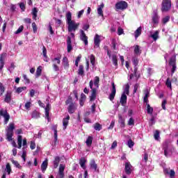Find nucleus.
I'll return each instance as SVG.
<instances>
[{
  "label": "nucleus",
  "instance_id": "1",
  "mask_svg": "<svg viewBox=\"0 0 178 178\" xmlns=\"http://www.w3.org/2000/svg\"><path fill=\"white\" fill-rule=\"evenodd\" d=\"M66 23L67 24L68 33H70V36L67 38V52H71L73 47H72V38H74V31L79 29L80 23L76 22L74 20H72V13L67 12L65 15Z\"/></svg>",
  "mask_w": 178,
  "mask_h": 178
},
{
  "label": "nucleus",
  "instance_id": "2",
  "mask_svg": "<svg viewBox=\"0 0 178 178\" xmlns=\"http://www.w3.org/2000/svg\"><path fill=\"white\" fill-rule=\"evenodd\" d=\"M13 130H15V123H10L6 129V138L8 141H12L13 137Z\"/></svg>",
  "mask_w": 178,
  "mask_h": 178
},
{
  "label": "nucleus",
  "instance_id": "3",
  "mask_svg": "<svg viewBox=\"0 0 178 178\" xmlns=\"http://www.w3.org/2000/svg\"><path fill=\"white\" fill-rule=\"evenodd\" d=\"M163 149L164 151V155L167 158H168V156H171L172 154H173V151H175V148L169 147L168 143L163 144Z\"/></svg>",
  "mask_w": 178,
  "mask_h": 178
},
{
  "label": "nucleus",
  "instance_id": "4",
  "mask_svg": "<svg viewBox=\"0 0 178 178\" xmlns=\"http://www.w3.org/2000/svg\"><path fill=\"white\" fill-rule=\"evenodd\" d=\"M115 9L116 10H124V9H127V2L124 1H120L115 3Z\"/></svg>",
  "mask_w": 178,
  "mask_h": 178
},
{
  "label": "nucleus",
  "instance_id": "5",
  "mask_svg": "<svg viewBox=\"0 0 178 178\" xmlns=\"http://www.w3.org/2000/svg\"><path fill=\"white\" fill-rule=\"evenodd\" d=\"M0 116H3V118H4V124H8L9 119H10V115L8 113V111L1 108L0 110Z\"/></svg>",
  "mask_w": 178,
  "mask_h": 178
},
{
  "label": "nucleus",
  "instance_id": "6",
  "mask_svg": "<svg viewBox=\"0 0 178 178\" xmlns=\"http://www.w3.org/2000/svg\"><path fill=\"white\" fill-rule=\"evenodd\" d=\"M170 8H172V2L170 0H163L161 8L162 11L168 12Z\"/></svg>",
  "mask_w": 178,
  "mask_h": 178
},
{
  "label": "nucleus",
  "instance_id": "7",
  "mask_svg": "<svg viewBox=\"0 0 178 178\" xmlns=\"http://www.w3.org/2000/svg\"><path fill=\"white\" fill-rule=\"evenodd\" d=\"M90 88L92 90V94L90 97V99L91 102L95 101L97 98V88H92V86H94V81H90L89 83Z\"/></svg>",
  "mask_w": 178,
  "mask_h": 178
},
{
  "label": "nucleus",
  "instance_id": "8",
  "mask_svg": "<svg viewBox=\"0 0 178 178\" xmlns=\"http://www.w3.org/2000/svg\"><path fill=\"white\" fill-rule=\"evenodd\" d=\"M53 68L55 72H59V67L57 65H60V57L54 58L52 59Z\"/></svg>",
  "mask_w": 178,
  "mask_h": 178
},
{
  "label": "nucleus",
  "instance_id": "9",
  "mask_svg": "<svg viewBox=\"0 0 178 178\" xmlns=\"http://www.w3.org/2000/svg\"><path fill=\"white\" fill-rule=\"evenodd\" d=\"M66 166L63 164H60L59 166L58 173L56 178H63L65 177V168Z\"/></svg>",
  "mask_w": 178,
  "mask_h": 178
},
{
  "label": "nucleus",
  "instance_id": "10",
  "mask_svg": "<svg viewBox=\"0 0 178 178\" xmlns=\"http://www.w3.org/2000/svg\"><path fill=\"white\" fill-rule=\"evenodd\" d=\"M112 86V90L111 93L109 95V99L110 101H113L115 99V95H116V86L115 85L114 82L111 83Z\"/></svg>",
  "mask_w": 178,
  "mask_h": 178
},
{
  "label": "nucleus",
  "instance_id": "11",
  "mask_svg": "<svg viewBox=\"0 0 178 178\" xmlns=\"http://www.w3.org/2000/svg\"><path fill=\"white\" fill-rule=\"evenodd\" d=\"M80 33V39L81 40V41L84 42L85 45H88V37L86 35V33H84V31L81 30Z\"/></svg>",
  "mask_w": 178,
  "mask_h": 178
},
{
  "label": "nucleus",
  "instance_id": "12",
  "mask_svg": "<svg viewBox=\"0 0 178 178\" xmlns=\"http://www.w3.org/2000/svg\"><path fill=\"white\" fill-rule=\"evenodd\" d=\"M169 65L172 67L171 70L172 73H175V72H176V58H170Z\"/></svg>",
  "mask_w": 178,
  "mask_h": 178
},
{
  "label": "nucleus",
  "instance_id": "13",
  "mask_svg": "<svg viewBox=\"0 0 178 178\" xmlns=\"http://www.w3.org/2000/svg\"><path fill=\"white\" fill-rule=\"evenodd\" d=\"M107 55L109 58L111 56V60L115 66H118V56L116 54L111 55V51L109 50L107 51Z\"/></svg>",
  "mask_w": 178,
  "mask_h": 178
},
{
  "label": "nucleus",
  "instance_id": "14",
  "mask_svg": "<svg viewBox=\"0 0 178 178\" xmlns=\"http://www.w3.org/2000/svg\"><path fill=\"white\" fill-rule=\"evenodd\" d=\"M101 43V36L96 34L94 37L95 48H99V44Z\"/></svg>",
  "mask_w": 178,
  "mask_h": 178
},
{
  "label": "nucleus",
  "instance_id": "15",
  "mask_svg": "<svg viewBox=\"0 0 178 178\" xmlns=\"http://www.w3.org/2000/svg\"><path fill=\"white\" fill-rule=\"evenodd\" d=\"M90 169L92 170H94V172H99V170H98V165H97V163H95V160H91L90 163Z\"/></svg>",
  "mask_w": 178,
  "mask_h": 178
},
{
  "label": "nucleus",
  "instance_id": "16",
  "mask_svg": "<svg viewBox=\"0 0 178 178\" xmlns=\"http://www.w3.org/2000/svg\"><path fill=\"white\" fill-rule=\"evenodd\" d=\"M69 120H70V116L67 115L65 118L63 119V130H66L68 124H69Z\"/></svg>",
  "mask_w": 178,
  "mask_h": 178
},
{
  "label": "nucleus",
  "instance_id": "17",
  "mask_svg": "<svg viewBox=\"0 0 178 178\" xmlns=\"http://www.w3.org/2000/svg\"><path fill=\"white\" fill-rule=\"evenodd\" d=\"M10 101H12V92L7 91L4 98V102H6L7 104H10Z\"/></svg>",
  "mask_w": 178,
  "mask_h": 178
},
{
  "label": "nucleus",
  "instance_id": "18",
  "mask_svg": "<svg viewBox=\"0 0 178 178\" xmlns=\"http://www.w3.org/2000/svg\"><path fill=\"white\" fill-rule=\"evenodd\" d=\"M45 111V118L49 122V111H51V104H47V106L44 108Z\"/></svg>",
  "mask_w": 178,
  "mask_h": 178
},
{
  "label": "nucleus",
  "instance_id": "19",
  "mask_svg": "<svg viewBox=\"0 0 178 178\" xmlns=\"http://www.w3.org/2000/svg\"><path fill=\"white\" fill-rule=\"evenodd\" d=\"M120 102L122 106H124L127 104V95L122 94Z\"/></svg>",
  "mask_w": 178,
  "mask_h": 178
},
{
  "label": "nucleus",
  "instance_id": "20",
  "mask_svg": "<svg viewBox=\"0 0 178 178\" xmlns=\"http://www.w3.org/2000/svg\"><path fill=\"white\" fill-rule=\"evenodd\" d=\"M152 20L154 24H158V23H159V17L158 16L156 12L154 13Z\"/></svg>",
  "mask_w": 178,
  "mask_h": 178
},
{
  "label": "nucleus",
  "instance_id": "21",
  "mask_svg": "<svg viewBox=\"0 0 178 178\" xmlns=\"http://www.w3.org/2000/svg\"><path fill=\"white\" fill-rule=\"evenodd\" d=\"M125 173H127V175L131 173V164L129 162L125 163Z\"/></svg>",
  "mask_w": 178,
  "mask_h": 178
},
{
  "label": "nucleus",
  "instance_id": "22",
  "mask_svg": "<svg viewBox=\"0 0 178 178\" xmlns=\"http://www.w3.org/2000/svg\"><path fill=\"white\" fill-rule=\"evenodd\" d=\"M130 85L129 83H127L124 86V91L122 95H129L130 94Z\"/></svg>",
  "mask_w": 178,
  "mask_h": 178
},
{
  "label": "nucleus",
  "instance_id": "23",
  "mask_svg": "<svg viewBox=\"0 0 178 178\" xmlns=\"http://www.w3.org/2000/svg\"><path fill=\"white\" fill-rule=\"evenodd\" d=\"M47 168H48V160L46 159L44 161L42 162L41 165V170L42 173H45V171L47 170Z\"/></svg>",
  "mask_w": 178,
  "mask_h": 178
},
{
  "label": "nucleus",
  "instance_id": "24",
  "mask_svg": "<svg viewBox=\"0 0 178 178\" xmlns=\"http://www.w3.org/2000/svg\"><path fill=\"white\" fill-rule=\"evenodd\" d=\"M86 99H87V96H86V95H84L83 93H81V99L79 100V105L81 106H84V102H86Z\"/></svg>",
  "mask_w": 178,
  "mask_h": 178
},
{
  "label": "nucleus",
  "instance_id": "25",
  "mask_svg": "<svg viewBox=\"0 0 178 178\" xmlns=\"http://www.w3.org/2000/svg\"><path fill=\"white\" fill-rule=\"evenodd\" d=\"M141 31H143V28L141 26L138 27L134 32L135 38H138L141 35Z\"/></svg>",
  "mask_w": 178,
  "mask_h": 178
},
{
  "label": "nucleus",
  "instance_id": "26",
  "mask_svg": "<svg viewBox=\"0 0 178 178\" xmlns=\"http://www.w3.org/2000/svg\"><path fill=\"white\" fill-rule=\"evenodd\" d=\"M38 13V9L37 8H33L31 12L33 20H37V16Z\"/></svg>",
  "mask_w": 178,
  "mask_h": 178
},
{
  "label": "nucleus",
  "instance_id": "27",
  "mask_svg": "<svg viewBox=\"0 0 178 178\" xmlns=\"http://www.w3.org/2000/svg\"><path fill=\"white\" fill-rule=\"evenodd\" d=\"M150 37L154 40V41H156V40L159 38V31H156L154 33H152Z\"/></svg>",
  "mask_w": 178,
  "mask_h": 178
},
{
  "label": "nucleus",
  "instance_id": "28",
  "mask_svg": "<svg viewBox=\"0 0 178 178\" xmlns=\"http://www.w3.org/2000/svg\"><path fill=\"white\" fill-rule=\"evenodd\" d=\"M74 111H76V107L74 106V104L71 103L68 106V112L69 113H74Z\"/></svg>",
  "mask_w": 178,
  "mask_h": 178
},
{
  "label": "nucleus",
  "instance_id": "29",
  "mask_svg": "<svg viewBox=\"0 0 178 178\" xmlns=\"http://www.w3.org/2000/svg\"><path fill=\"white\" fill-rule=\"evenodd\" d=\"M118 122L121 124V127H124V118L122 115H118Z\"/></svg>",
  "mask_w": 178,
  "mask_h": 178
},
{
  "label": "nucleus",
  "instance_id": "30",
  "mask_svg": "<svg viewBox=\"0 0 178 178\" xmlns=\"http://www.w3.org/2000/svg\"><path fill=\"white\" fill-rule=\"evenodd\" d=\"M41 73H42V67L39 66L38 67L36 70V74H35V77L38 79V77H40L41 76Z\"/></svg>",
  "mask_w": 178,
  "mask_h": 178
},
{
  "label": "nucleus",
  "instance_id": "31",
  "mask_svg": "<svg viewBox=\"0 0 178 178\" xmlns=\"http://www.w3.org/2000/svg\"><path fill=\"white\" fill-rule=\"evenodd\" d=\"M86 162H87V160L84 158H81L79 161V165H81V167L82 169H86Z\"/></svg>",
  "mask_w": 178,
  "mask_h": 178
},
{
  "label": "nucleus",
  "instance_id": "32",
  "mask_svg": "<svg viewBox=\"0 0 178 178\" xmlns=\"http://www.w3.org/2000/svg\"><path fill=\"white\" fill-rule=\"evenodd\" d=\"M134 48V52L135 55H140V54H141V50H140V46L135 45Z\"/></svg>",
  "mask_w": 178,
  "mask_h": 178
},
{
  "label": "nucleus",
  "instance_id": "33",
  "mask_svg": "<svg viewBox=\"0 0 178 178\" xmlns=\"http://www.w3.org/2000/svg\"><path fill=\"white\" fill-rule=\"evenodd\" d=\"M93 84L96 88H98L99 87V77L95 76L94 79Z\"/></svg>",
  "mask_w": 178,
  "mask_h": 178
},
{
  "label": "nucleus",
  "instance_id": "34",
  "mask_svg": "<svg viewBox=\"0 0 178 178\" xmlns=\"http://www.w3.org/2000/svg\"><path fill=\"white\" fill-rule=\"evenodd\" d=\"M23 141V138L22 137V136L19 135L17 136V144H18V148L19 149H20V148H22V143Z\"/></svg>",
  "mask_w": 178,
  "mask_h": 178
},
{
  "label": "nucleus",
  "instance_id": "35",
  "mask_svg": "<svg viewBox=\"0 0 178 178\" xmlns=\"http://www.w3.org/2000/svg\"><path fill=\"white\" fill-rule=\"evenodd\" d=\"M102 9H104V4H101L97 8V13L99 16H104V13L102 12Z\"/></svg>",
  "mask_w": 178,
  "mask_h": 178
},
{
  "label": "nucleus",
  "instance_id": "36",
  "mask_svg": "<svg viewBox=\"0 0 178 178\" xmlns=\"http://www.w3.org/2000/svg\"><path fill=\"white\" fill-rule=\"evenodd\" d=\"M78 74L79 76H84V67L83 65H79V68L78 70Z\"/></svg>",
  "mask_w": 178,
  "mask_h": 178
},
{
  "label": "nucleus",
  "instance_id": "37",
  "mask_svg": "<svg viewBox=\"0 0 178 178\" xmlns=\"http://www.w3.org/2000/svg\"><path fill=\"white\" fill-rule=\"evenodd\" d=\"M60 161V159H59L58 156L55 157L54 161V165L55 169H56V168H58Z\"/></svg>",
  "mask_w": 178,
  "mask_h": 178
},
{
  "label": "nucleus",
  "instance_id": "38",
  "mask_svg": "<svg viewBox=\"0 0 178 178\" xmlns=\"http://www.w3.org/2000/svg\"><path fill=\"white\" fill-rule=\"evenodd\" d=\"M63 65L65 67H69V60L67 57L63 58Z\"/></svg>",
  "mask_w": 178,
  "mask_h": 178
},
{
  "label": "nucleus",
  "instance_id": "39",
  "mask_svg": "<svg viewBox=\"0 0 178 178\" xmlns=\"http://www.w3.org/2000/svg\"><path fill=\"white\" fill-rule=\"evenodd\" d=\"M86 144L88 147H90L91 144H92V136H88L86 141Z\"/></svg>",
  "mask_w": 178,
  "mask_h": 178
},
{
  "label": "nucleus",
  "instance_id": "40",
  "mask_svg": "<svg viewBox=\"0 0 178 178\" xmlns=\"http://www.w3.org/2000/svg\"><path fill=\"white\" fill-rule=\"evenodd\" d=\"M27 156V152L26 150V147L22 148V158L24 159V162H26V156Z\"/></svg>",
  "mask_w": 178,
  "mask_h": 178
},
{
  "label": "nucleus",
  "instance_id": "41",
  "mask_svg": "<svg viewBox=\"0 0 178 178\" xmlns=\"http://www.w3.org/2000/svg\"><path fill=\"white\" fill-rule=\"evenodd\" d=\"M25 90H27L26 86L19 87L16 89L15 92H17V94H20V92H23V91H25Z\"/></svg>",
  "mask_w": 178,
  "mask_h": 178
},
{
  "label": "nucleus",
  "instance_id": "42",
  "mask_svg": "<svg viewBox=\"0 0 178 178\" xmlns=\"http://www.w3.org/2000/svg\"><path fill=\"white\" fill-rule=\"evenodd\" d=\"M32 118L33 119H38L40 118V113L37 111H35L32 113Z\"/></svg>",
  "mask_w": 178,
  "mask_h": 178
},
{
  "label": "nucleus",
  "instance_id": "43",
  "mask_svg": "<svg viewBox=\"0 0 178 178\" xmlns=\"http://www.w3.org/2000/svg\"><path fill=\"white\" fill-rule=\"evenodd\" d=\"M154 139L156 140V141H159L160 138H161V136H159V131L158 130H156L155 132H154Z\"/></svg>",
  "mask_w": 178,
  "mask_h": 178
},
{
  "label": "nucleus",
  "instance_id": "44",
  "mask_svg": "<svg viewBox=\"0 0 178 178\" xmlns=\"http://www.w3.org/2000/svg\"><path fill=\"white\" fill-rule=\"evenodd\" d=\"M5 170L7 172L8 175H10V172H12V168H10V164H9V163L6 164Z\"/></svg>",
  "mask_w": 178,
  "mask_h": 178
},
{
  "label": "nucleus",
  "instance_id": "45",
  "mask_svg": "<svg viewBox=\"0 0 178 178\" xmlns=\"http://www.w3.org/2000/svg\"><path fill=\"white\" fill-rule=\"evenodd\" d=\"M5 92V86H3V84L2 83H0V96L3 95Z\"/></svg>",
  "mask_w": 178,
  "mask_h": 178
},
{
  "label": "nucleus",
  "instance_id": "46",
  "mask_svg": "<svg viewBox=\"0 0 178 178\" xmlns=\"http://www.w3.org/2000/svg\"><path fill=\"white\" fill-rule=\"evenodd\" d=\"M90 60L91 64L94 66V65H95V56H94L93 54L90 55Z\"/></svg>",
  "mask_w": 178,
  "mask_h": 178
},
{
  "label": "nucleus",
  "instance_id": "47",
  "mask_svg": "<svg viewBox=\"0 0 178 178\" xmlns=\"http://www.w3.org/2000/svg\"><path fill=\"white\" fill-rule=\"evenodd\" d=\"M15 63H12L10 67L8 68V72H10V73H12L13 70H15Z\"/></svg>",
  "mask_w": 178,
  "mask_h": 178
},
{
  "label": "nucleus",
  "instance_id": "48",
  "mask_svg": "<svg viewBox=\"0 0 178 178\" xmlns=\"http://www.w3.org/2000/svg\"><path fill=\"white\" fill-rule=\"evenodd\" d=\"M154 112V108L149 106V104H147V113L149 115H152V113Z\"/></svg>",
  "mask_w": 178,
  "mask_h": 178
},
{
  "label": "nucleus",
  "instance_id": "49",
  "mask_svg": "<svg viewBox=\"0 0 178 178\" xmlns=\"http://www.w3.org/2000/svg\"><path fill=\"white\" fill-rule=\"evenodd\" d=\"M12 163H13L18 169H22V165H20L17 161L12 160Z\"/></svg>",
  "mask_w": 178,
  "mask_h": 178
},
{
  "label": "nucleus",
  "instance_id": "50",
  "mask_svg": "<svg viewBox=\"0 0 178 178\" xmlns=\"http://www.w3.org/2000/svg\"><path fill=\"white\" fill-rule=\"evenodd\" d=\"M80 60H81V55L79 54V56L76 58V60H75V66H76V67L79 66V62H80Z\"/></svg>",
  "mask_w": 178,
  "mask_h": 178
},
{
  "label": "nucleus",
  "instance_id": "51",
  "mask_svg": "<svg viewBox=\"0 0 178 178\" xmlns=\"http://www.w3.org/2000/svg\"><path fill=\"white\" fill-rule=\"evenodd\" d=\"M24 26H20L19 29L15 32V34H20L23 31Z\"/></svg>",
  "mask_w": 178,
  "mask_h": 178
},
{
  "label": "nucleus",
  "instance_id": "52",
  "mask_svg": "<svg viewBox=\"0 0 178 178\" xmlns=\"http://www.w3.org/2000/svg\"><path fill=\"white\" fill-rule=\"evenodd\" d=\"M127 145L129 148H133L134 147V142L131 140H129L127 142Z\"/></svg>",
  "mask_w": 178,
  "mask_h": 178
},
{
  "label": "nucleus",
  "instance_id": "53",
  "mask_svg": "<svg viewBox=\"0 0 178 178\" xmlns=\"http://www.w3.org/2000/svg\"><path fill=\"white\" fill-rule=\"evenodd\" d=\"M56 141H58V131L54 129V144H56Z\"/></svg>",
  "mask_w": 178,
  "mask_h": 178
},
{
  "label": "nucleus",
  "instance_id": "54",
  "mask_svg": "<svg viewBox=\"0 0 178 178\" xmlns=\"http://www.w3.org/2000/svg\"><path fill=\"white\" fill-rule=\"evenodd\" d=\"M132 62H133V64L134 65V66L136 67V66H137V65H138V59L137 58V57H134L132 58Z\"/></svg>",
  "mask_w": 178,
  "mask_h": 178
},
{
  "label": "nucleus",
  "instance_id": "55",
  "mask_svg": "<svg viewBox=\"0 0 178 178\" xmlns=\"http://www.w3.org/2000/svg\"><path fill=\"white\" fill-rule=\"evenodd\" d=\"M165 85L167 86V87H168V88H172V82L170 81V79H169V78L167 79Z\"/></svg>",
  "mask_w": 178,
  "mask_h": 178
},
{
  "label": "nucleus",
  "instance_id": "56",
  "mask_svg": "<svg viewBox=\"0 0 178 178\" xmlns=\"http://www.w3.org/2000/svg\"><path fill=\"white\" fill-rule=\"evenodd\" d=\"M94 129L95 130H97L98 131H99V130H101L102 129L101 124H99V123H96L94 126Z\"/></svg>",
  "mask_w": 178,
  "mask_h": 178
},
{
  "label": "nucleus",
  "instance_id": "57",
  "mask_svg": "<svg viewBox=\"0 0 178 178\" xmlns=\"http://www.w3.org/2000/svg\"><path fill=\"white\" fill-rule=\"evenodd\" d=\"M170 19V17L166 16L164 18H163V23L164 24H166V23H168V22H169Z\"/></svg>",
  "mask_w": 178,
  "mask_h": 178
},
{
  "label": "nucleus",
  "instance_id": "58",
  "mask_svg": "<svg viewBox=\"0 0 178 178\" xmlns=\"http://www.w3.org/2000/svg\"><path fill=\"white\" fill-rule=\"evenodd\" d=\"M25 108H26V109H27V111H29V110H30V108H31V102H27L25 104Z\"/></svg>",
  "mask_w": 178,
  "mask_h": 178
},
{
  "label": "nucleus",
  "instance_id": "59",
  "mask_svg": "<svg viewBox=\"0 0 178 178\" xmlns=\"http://www.w3.org/2000/svg\"><path fill=\"white\" fill-rule=\"evenodd\" d=\"M128 124L129 126H133V124H134V119H133L132 118H129Z\"/></svg>",
  "mask_w": 178,
  "mask_h": 178
},
{
  "label": "nucleus",
  "instance_id": "60",
  "mask_svg": "<svg viewBox=\"0 0 178 178\" xmlns=\"http://www.w3.org/2000/svg\"><path fill=\"white\" fill-rule=\"evenodd\" d=\"M32 27H33V33H37V25L35 24V22L32 23Z\"/></svg>",
  "mask_w": 178,
  "mask_h": 178
},
{
  "label": "nucleus",
  "instance_id": "61",
  "mask_svg": "<svg viewBox=\"0 0 178 178\" xmlns=\"http://www.w3.org/2000/svg\"><path fill=\"white\" fill-rule=\"evenodd\" d=\"M115 127V120H112L110 126L108 127L109 130H112Z\"/></svg>",
  "mask_w": 178,
  "mask_h": 178
},
{
  "label": "nucleus",
  "instance_id": "62",
  "mask_svg": "<svg viewBox=\"0 0 178 178\" xmlns=\"http://www.w3.org/2000/svg\"><path fill=\"white\" fill-rule=\"evenodd\" d=\"M83 13H84V10H81L79 12H78V15H77L78 19H80V17L83 16Z\"/></svg>",
  "mask_w": 178,
  "mask_h": 178
},
{
  "label": "nucleus",
  "instance_id": "63",
  "mask_svg": "<svg viewBox=\"0 0 178 178\" xmlns=\"http://www.w3.org/2000/svg\"><path fill=\"white\" fill-rule=\"evenodd\" d=\"M30 148L31 149H35V143L34 141L31 142Z\"/></svg>",
  "mask_w": 178,
  "mask_h": 178
},
{
  "label": "nucleus",
  "instance_id": "64",
  "mask_svg": "<svg viewBox=\"0 0 178 178\" xmlns=\"http://www.w3.org/2000/svg\"><path fill=\"white\" fill-rule=\"evenodd\" d=\"M144 94H145L144 97L148 98V97H149V91L148 90V89H146V90H145Z\"/></svg>",
  "mask_w": 178,
  "mask_h": 178
}]
</instances>
